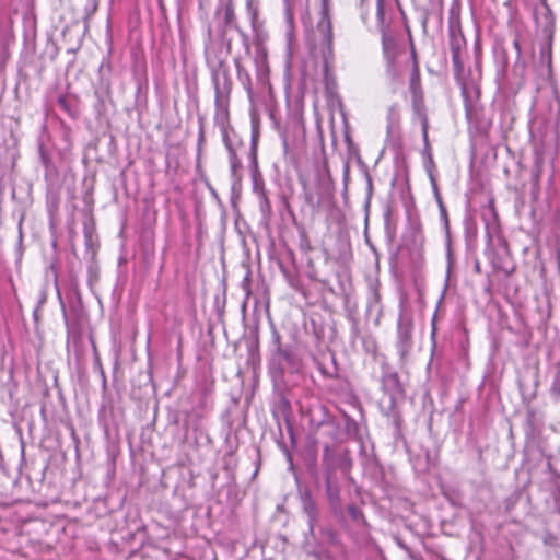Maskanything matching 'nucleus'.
<instances>
[{
    "label": "nucleus",
    "mask_w": 560,
    "mask_h": 560,
    "mask_svg": "<svg viewBox=\"0 0 560 560\" xmlns=\"http://www.w3.org/2000/svg\"><path fill=\"white\" fill-rule=\"evenodd\" d=\"M397 58V61L390 66V71L394 77H400L405 72H410L409 89L412 93L413 102L417 104L422 98L418 63L415 57L409 55L405 49L398 52Z\"/></svg>",
    "instance_id": "nucleus-1"
},
{
    "label": "nucleus",
    "mask_w": 560,
    "mask_h": 560,
    "mask_svg": "<svg viewBox=\"0 0 560 560\" xmlns=\"http://www.w3.org/2000/svg\"><path fill=\"white\" fill-rule=\"evenodd\" d=\"M448 36L453 65L456 70L460 71L463 68L462 54L466 49V39L458 23L450 24Z\"/></svg>",
    "instance_id": "nucleus-2"
},
{
    "label": "nucleus",
    "mask_w": 560,
    "mask_h": 560,
    "mask_svg": "<svg viewBox=\"0 0 560 560\" xmlns=\"http://www.w3.org/2000/svg\"><path fill=\"white\" fill-rule=\"evenodd\" d=\"M411 336V324L409 320L400 319L398 326V338H399V347L401 348V352L409 347Z\"/></svg>",
    "instance_id": "nucleus-3"
},
{
    "label": "nucleus",
    "mask_w": 560,
    "mask_h": 560,
    "mask_svg": "<svg viewBox=\"0 0 560 560\" xmlns=\"http://www.w3.org/2000/svg\"><path fill=\"white\" fill-rule=\"evenodd\" d=\"M302 502H303V510H304V512L308 515L310 521H312L316 516V504L310 498L308 494H305L303 497Z\"/></svg>",
    "instance_id": "nucleus-4"
},
{
    "label": "nucleus",
    "mask_w": 560,
    "mask_h": 560,
    "mask_svg": "<svg viewBox=\"0 0 560 560\" xmlns=\"http://www.w3.org/2000/svg\"><path fill=\"white\" fill-rule=\"evenodd\" d=\"M383 0H377V18L380 21V32H381V40L383 46H385V26L383 24Z\"/></svg>",
    "instance_id": "nucleus-5"
},
{
    "label": "nucleus",
    "mask_w": 560,
    "mask_h": 560,
    "mask_svg": "<svg viewBox=\"0 0 560 560\" xmlns=\"http://www.w3.org/2000/svg\"><path fill=\"white\" fill-rule=\"evenodd\" d=\"M552 393L559 397L560 396V382H556L552 386Z\"/></svg>",
    "instance_id": "nucleus-6"
},
{
    "label": "nucleus",
    "mask_w": 560,
    "mask_h": 560,
    "mask_svg": "<svg viewBox=\"0 0 560 560\" xmlns=\"http://www.w3.org/2000/svg\"><path fill=\"white\" fill-rule=\"evenodd\" d=\"M349 512H350L351 516H352L354 520H357V518H358V516H359V512H358V510H357L354 506H350V508H349Z\"/></svg>",
    "instance_id": "nucleus-7"
},
{
    "label": "nucleus",
    "mask_w": 560,
    "mask_h": 560,
    "mask_svg": "<svg viewBox=\"0 0 560 560\" xmlns=\"http://www.w3.org/2000/svg\"><path fill=\"white\" fill-rule=\"evenodd\" d=\"M389 383H392V384H397V377H396V375L387 376V386L389 385Z\"/></svg>",
    "instance_id": "nucleus-8"
},
{
    "label": "nucleus",
    "mask_w": 560,
    "mask_h": 560,
    "mask_svg": "<svg viewBox=\"0 0 560 560\" xmlns=\"http://www.w3.org/2000/svg\"><path fill=\"white\" fill-rule=\"evenodd\" d=\"M386 49H387V55H389V52L393 50L392 46H389L388 43H387Z\"/></svg>",
    "instance_id": "nucleus-9"
},
{
    "label": "nucleus",
    "mask_w": 560,
    "mask_h": 560,
    "mask_svg": "<svg viewBox=\"0 0 560 560\" xmlns=\"http://www.w3.org/2000/svg\"><path fill=\"white\" fill-rule=\"evenodd\" d=\"M397 392L398 394L402 395V388L399 385H397Z\"/></svg>",
    "instance_id": "nucleus-10"
}]
</instances>
